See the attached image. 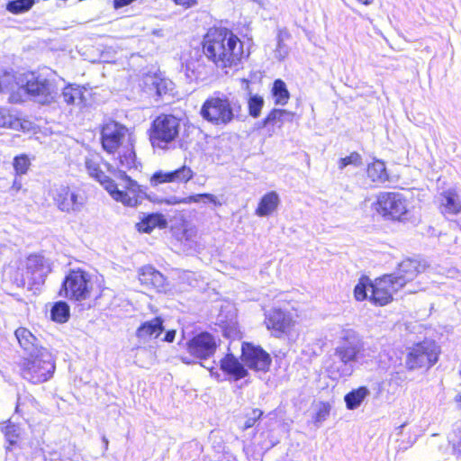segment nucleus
Wrapping results in <instances>:
<instances>
[{
    "label": "nucleus",
    "mask_w": 461,
    "mask_h": 461,
    "mask_svg": "<svg viewBox=\"0 0 461 461\" xmlns=\"http://www.w3.org/2000/svg\"><path fill=\"white\" fill-rule=\"evenodd\" d=\"M102 165L107 169L110 168V165L104 163L98 153L91 152L85 157V168L88 175L98 181L115 201L129 207H135L141 203L144 193L138 183L126 174L124 168H120L117 175L123 188L121 190L117 184L106 176Z\"/></svg>",
    "instance_id": "1"
},
{
    "label": "nucleus",
    "mask_w": 461,
    "mask_h": 461,
    "mask_svg": "<svg viewBox=\"0 0 461 461\" xmlns=\"http://www.w3.org/2000/svg\"><path fill=\"white\" fill-rule=\"evenodd\" d=\"M203 53L217 68H236L243 57V43L227 28H211L203 39Z\"/></svg>",
    "instance_id": "2"
},
{
    "label": "nucleus",
    "mask_w": 461,
    "mask_h": 461,
    "mask_svg": "<svg viewBox=\"0 0 461 461\" xmlns=\"http://www.w3.org/2000/svg\"><path fill=\"white\" fill-rule=\"evenodd\" d=\"M426 264L414 258L402 261L393 274L384 275L372 282L369 300L376 305L384 306L393 300L395 293L408 282L412 281L419 273L424 271Z\"/></svg>",
    "instance_id": "3"
},
{
    "label": "nucleus",
    "mask_w": 461,
    "mask_h": 461,
    "mask_svg": "<svg viewBox=\"0 0 461 461\" xmlns=\"http://www.w3.org/2000/svg\"><path fill=\"white\" fill-rule=\"evenodd\" d=\"M134 136L124 125L111 121L101 130L103 149L110 154L118 152L120 167L131 169L136 167V155L133 149Z\"/></svg>",
    "instance_id": "4"
},
{
    "label": "nucleus",
    "mask_w": 461,
    "mask_h": 461,
    "mask_svg": "<svg viewBox=\"0 0 461 461\" xmlns=\"http://www.w3.org/2000/svg\"><path fill=\"white\" fill-rule=\"evenodd\" d=\"M55 371V362L49 349L41 350L32 356L24 357L21 362V374L24 379L33 384L49 380Z\"/></svg>",
    "instance_id": "5"
},
{
    "label": "nucleus",
    "mask_w": 461,
    "mask_h": 461,
    "mask_svg": "<svg viewBox=\"0 0 461 461\" xmlns=\"http://www.w3.org/2000/svg\"><path fill=\"white\" fill-rule=\"evenodd\" d=\"M21 84V88L23 90V99L30 95L35 102L47 104L52 103L58 95V87L54 80L41 74L34 72L24 74Z\"/></svg>",
    "instance_id": "6"
},
{
    "label": "nucleus",
    "mask_w": 461,
    "mask_h": 461,
    "mask_svg": "<svg viewBox=\"0 0 461 461\" xmlns=\"http://www.w3.org/2000/svg\"><path fill=\"white\" fill-rule=\"evenodd\" d=\"M240 110V105L232 104L225 96H212L203 103L201 115L215 125L225 126L233 121Z\"/></svg>",
    "instance_id": "7"
},
{
    "label": "nucleus",
    "mask_w": 461,
    "mask_h": 461,
    "mask_svg": "<svg viewBox=\"0 0 461 461\" xmlns=\"http://www.w3.org/2000/svg\"><path fill=\"white\" fill-rule=\"evenodd\" d=\"M180 121L171 114L158 116L150 129V142L154 148L167 149L178 136Z\"/></svg>",
    "instance_id": "8"
},
{
    "label": "nucleus",
    "mask_w": 461,
    "mask_h": 461,
    "mask_svg": "<svg viewBox=\"0 0 461 461\" xmlns=\"http://www.w3.org/2000/svg\"><path fill=\"white\" fill-rule=\"evenodd\" d=\"M334 357L344 358L354 364L365 357V343L359 334L352 329L340 332L337 346L334 348Z\"/></svg>",
    "instance_id": "9"
},
{
    "label": "nucleus",
    "mask_w": 461,
    "mask_h": 461,
    "mask_svg": "<svg viewBox=\"0 0 461 461\" xmlns=\"http://www.w3.org/2000/svg\"><path fill=\"white\" fill-rule=\"evenodd\" d=\"M92 289L90 275L81 269L71 270L65 277L59 295L75 301H84Z\"/></svg>",
    "instance_id": "10"
},
{
    "label": "nucleus",
    "mask_w": 461,
    "mask_h": 461,
    "mask_svg": "<svg viewBox=\"0 0 461 461\" xmlns=\"http://www.w3.org/2000/svg\"><path fill=\"white\" fill-rule=\"evenodd\" d=\"M374 209L383 217L401 221L407 213V200L401 193L382 192L377 195Z\"/></svg>",
    "instance_id": "11"
},
{
    "label": "nucleus",
    "mask_w": 461,
    "mask_h": 461,
    "mask_svg": "<svg viewBox=\"0 0 461 461\" xmlns=\"http://www.w3.org/2000/svg\"><path fill=\"white\" fill-rule=\"evenodd\" d=\"M438 358V348L435 342L425 340L409 348L405 365L409 370L429 368Z\"/></svg>",
    "instance_id": "12"
},
{
    "label": "nucleus",
    "mask_w": 461,
    "mask_h": 461,
    "mask_svg": "<svg viewBox=\"0 0 461 461\" xmlns=\"http://www.w3.org/2000/svg\"><path fill=\"white\" fill-rule=\"evenodd\" d=\"M51 196L57 207L68 213L81 212L86 202L79 190L63 185L55 186L51 190Z\"/></svg>",
    "instance_id": "13"
},
{
    "label": "nucleus",
    "mask_w": 461,
    "mask_h": 461,
    "mask_svg": "<svg viewBox=\"0 0 461 461\" xmlns=\"http://www.w3.org/2000/svg\"><path fill=\"white\" fill-rule=\"evenodd\" d=\"M241 358L250 369L266 372L271 365V357L261 347L249 342L242 343Z\"/></svg>",
    "instance_id": "14"
},
{
    "label": "nucleus",
    "mask_w": 461,
    "mask_h": 461,
    "mask_svg": "<svg viewBox=\"0 0 461 461\" xmlns=\"http://www.w3.org/2000/svg\"><path fill=\"white\" fill-rule=\"evenodd\" d=\"M50 272V266L43 257L31 255L27 258L23 277L28 280L30 285L43 284Z\"/></svg>",
    "instance_id": "15"
},
{
    "label": "nucleus",
    "mask_w": 461,
    "mask_h": 461,
    "mask_svg": "<svg viewBox=\"0 0 461 461\" xmlns=\"http://www.w3.org/2000/svg\"><path fill=\"white\" fill-rule=\"evenodd\" d=\"M264 322L267 329L272 330V334L276 338L288 334L294 325L290 314L277 308L266 312Z\"/></svg>",
    "instance_id": "16"
},
{
    "label": "nucleus",
    "mask_w": 461,
    "mask_h": 461,
    "mask_svg": "<svg viewBox=\"0 0 461 461\" xmlns=\"http://www.w3.org/2000/svg\"><path fill=\"white\" fill-rule=\"evenodd\" d=\"M216 347L215 339L208 332H202L186 342L188 353L200 359H206L212 356Z\"/></svg>",
    "instance_id": "17"
},
{
    "label": "nucleus",
    "mask_w": 461,
    "mask_h": 461,
    "mask_svg": "<svg viewBox=\"0 0 461 461\" xmlns=\"http://www.w3.org/2000/svg\"><path fill=\"white\" fill-rule=\"evenodd\" d=\"M184 71L189 81L204 80L212 74L213 68L207 65L203 57H191L184 65Z\"/></svg>",
    "instance_id": "18"
},
{
    "label": "nucleus",
    "mask_w": 461,
    "mask_h": 461,
    "mask_svg": "<svg viewBox=\"0 0 461 461\" xmlns=\"http://www.w3.org/2000/svg\"><path fill=\"white\" fill-rule=\"evenodd\" d=\"M23 79V76L17 77L12 73L4 71L0 74V92L1 93H8L9 97L8 100L11 103H20L23 102V91L21 84V80Z\"/></svg>",
    "instance_id": "19"
},
{
    "label": "nucleus",
    "mask_w": 461,
    "mask_h": 461,
    "mask_svg": "<svg viewBox=\"0 0 461 461\" xmlns=\"http://www.w3.org/2000/svg\"><path fill=\"white\" fill-rule=\"evenodd\" d=\"M194 176L193 170L186 166H183L174 171L170 172H157L155 173L150 182L153 185H157L158 184L162 183H186Z\"/></svg>",
    "instance_id": "20"
},
{
    "label": "nucleus",
    "mask_w": 461,
    "mask_h": 461,
    "mask_svg": "<svg viewBox=\"0 0 461 461\" xmlns=\"http://www.w3.org/2000/svg\"><path fill=\"white\" fill-rule=\"evenodd\" d=\"M439 209L443 214L455 215L461 212V194L456 188H449L439 194Z\"/></svg>",
    "instance_id": "21"
},
{
    "label": "nucleus",
    "mask_w": 461,
    "mask_h": 461,
    "mask_svg": "<svg viewBox=\"0 0 461 461\" xmlns=\"http://www.w3.org/2000/svg\"><path fill=\"white\" fill-rule=\"evenodd\" d=\"M14 334L20 347L28 356H32L40 353L41 350L47 349L40 345L39 339L26 328H18Z\"/></svg>",
    "instance_id": "22"
},
{
    "label": "nucleus",
    "mask_w": 461,
    "mask_h": 461,
    "mask_svg": "<svg viewBox=\"0 0 461 461\" xmlns=\"http://www.w3.org/2000/svg\"><path fill=\"white\" fill-rule=\"evenodd\" d=\"M355 370V364L344 358L332 359L327 366V372L332 380H339L341 378L350 376Z\"/></svg>",
    "instance_id": "23"
},
{
    "label": "nucleus",
    "mask_w": 461,
    "mask_h": 461,
    "mask_svg": "<svg viewBox=\"0 0 461 461\" xmlns=\"http://www.w3.org/2000/svg\"><path fill=\"white\" fill-rule=\"evenodd\" d=\"M163 330V320L160 317H156L151 321L143 322L136 330V336L146 341L152 338H158Z\"/></svg>",
    "instance_id": "24"
},
{
    "label": "nucleus",
    "mask_w": 461,
    "mask_h": 461,
    "mask_svg": "<svg viewBox=\"0 0 461 461\" xmlns=\"http://www.w3.org/2000/svg\"><path fill=\"white\" fill-rule=\"evenodd\" d=\"M86 89L80 86L68 85L62 91V97L66 104L84 106L86 104Z\"/></svg>",
    "instance_id": "25"
},
{
    "label": "nucleus",
    "mask_w": 461,
    "mask_h": 461,
    "mask_svg": "<svg viewBox=\"0 0 461 461\" xmlns=\"http://www.w3.org/2000/svg\"><path fill=\"white\" fill-rule=\"evenodd\" d=\"M221 368L229 375H231L235 380L247 376L248 371L239 359L232 354H227L221 360Z\"/></svg>",
    "instance_id": "26"
},
{
    "label": "nucleus",
    "mask_w": 461,
    "mask_h": 461,
    "mask_svg": "<svg viewBox=\"0 0 461 461\" xmlns=\"http://www.w3.org/2000/svg\"><path fill=\"white\" fill-rule=\"evenodd\" d=\"M139 279L141 284L156 288L163 287L165 283L163 275L151 266L143 267L140 270Z\"/></svg>",
    "instance_id": "27"
},
{
    "label": "nucleus",
    "mask_w": 461,
    "mask_h": 461,
    "mask_svg": "<svg viewBox=\"0 0 461 461\" xmlns=\"http://www.w3.org/2000/svg\"><path fill=\"white\" fill-rule=\"evenodd\" d=\"M167 221L163 214L161 213H150L145 216L139 223L137 228L139 231L149 233L156 227L160 229L166 228Z\"/></svg>",
    "instance_id": "28"
},
{
    "label": "nucleus",
    "mask_w": 461,
    "mask_h": 461,
    "mask_svg": "<svg viewBox=\"0 0 461 461\" xmlns=\"http://www.w3.org/2000/svg\"><path fill=\"white\" fill-rule=\"evenodd\" d=\"M279 202V195L276 192L271 191L266 194L258 203L256 214L261 217L268 216L277 208Z\"/></svg>",
    "instance_id": "29"
},
{
    "label": "nucleus",
    "mask_w": 461,
    "mask_h": 461,
    "mask_svg": "<svg viewBox=\"0 0 461 461\" xmlns=\"http://www.w3.org/2000/svg\"><path fill=\"white\" fill-rule=\"evenodd\" d=\"M370 395V390L366 386H360L348 393L344 401L348 410L358 408L366 397Z\"/></svg>",
    "instance_id": "30"
},
{
    "label": "nucleus",
    "mask_w": 461,
    "mask_h": 461,
    "mask_svg": "<svg viewBox=\"0 0 461 461\" xmlns=\"http://www.w3.org/2000/svg\"><path fill=\"white\" fill-rule=\"evenodd\" d=\"M294 113L282 110V109H274L263 121V125L267 126L268 124H273L281 128L285 122H292L294 119Z\"/></svg>",
    "instance_id": "31"
},
{
    "label": "nucleus",
    "mask_w": 461,
    "mask_h": 461,
    "mask_svg": "<svg viewBox=\"0 0 461 461\" xmlns=\"http://www.w3.org/2000/svg\"><path fill=\"white\" fill-rule=\"evenodd\" d=\"M367 176L375 183H384L388 180L385 165L380 160H376L367 167Z\"/></svg>",
    "instance_id": "32"
},
{
    "label": "nucleus",
    "mask_w": 461,
    "mask_h": 461,
    "mask_svg": "<svg viewBox=\"0 0 461 461\" xmlns=\"http://www.w3.org/2000/svg\"><path fill=\"white\" fill-rule=\"evenodd\" d=\"M1 430L10 446L16 444L22 434L21 427L11 420L4 422Z\"/></svg>",
    "instance_id": "33"
},
{
    "label": "nucleus",
    "mask_w": 461,
    "mask_h": 461,
    "mask_svg": "<svg viewBox=\"0 0 461 461\" xmlns=\"http://www.w3.org/2000/svg\"><path fill=\"white\" fill-rule=\"evenodd\" d=\"M272 95L276 104L285 105L290 97L285 83L281 79L275 80L272 87Z\"/></svg>",
    "instance_id": "34"
},
{
    "label": "nucleus",
    "mask_w": 461,
    "mask_h": 461,
    "mask_svg": "<svg viewBox=\"0 0 461 461\" xmlns=\"http://www.w3.org/2000/svg\"><path fill=\"white\" fill-rule=\"evenodd\" d=\"M51 319L59 323H65L68 321L70 316V309L67 303H56L50 312Z\"/></svg>",
    "instance_id": "35"
},
{
    "label": "nucleus",
    "mask_w": 461,
    "mask_h": 461,
    "mask_svg": "<svg viewBox=\"0 0 461 461\" xmlns=\"http://www.w3.org/2000/svg\"><path fill=\"white\" fill-rule=\"evenodd\" d=\"M372 281L366 277L362 276L354 288V296L357 301H363L369 298L368 292L371 293Z\"/></svg>",
    "instance_id": "36"
},
{
    "label": "nucleus",
    "mask_w": 461,
    "mask_h": 461,
    "mask_svg": "<svg viewBox=\"0 0 461 461\" xmlns=\"http://www.w3.org/2000/svg\"><path fill=\"white\" fill-rule=\"evenodd\" d=\"M211 203L215 206H221L222 203L217 196L212 194H198L189 195L182 199V203Z\"/></svg>",
    "instance_id": "37"
},
{
    "label": "nucleus",
    "mask_w": 461,
    "mask_h": 461,
    "mask_svg": "<svg viewBox=\"0 0 461 461\" xmlns=\"http://www.w3.org/2000/svg\"><path fill=\"white\" fill-rule=\"evenodd\" d=\"M34 4V0H13L10 1L6 9L15 14H22L30 10Z\"/></svg>",
    "instance_id": "38"
},
{
    "label": "nucleus",
    "mask_w": 461,
    "mask_h": 461,
    "mask_svg": "<svg viewBox=\"0 0 461 461\" xmlns=\"http://www.w3.org/2000/svg\"><path fill=\"white\" fill-rule=\"evenodd\" d=\"M264 105V99L258 95H250L248 101L249 113L254 118L260 115L261 109Z\"/></svg>",
    "instance_id": "39"
},
{
    "label": "nucleus",
    "mask_w": 461,
    "mask_h": 461,
    "mask_svg": "<svg viewBox=\"0 0 461 461\" xmlns=\"http://www.w3.org/2000/svg\"><path fill=\"white\" fill-rule=\"evenodd\" d=\"M362 165V158L357 152H352L350 155L341 158L338 162V167L340 170L348 166L360 167Z\"/></svg>",
    "instance_id": "40"
},
{
    "label": "nucleus",
    "mask_w": 461,
    "mask_h": 461,
    "mask_svg": "<svg viewBox=\"0 0 461 461\" xmlns=\"http://www.w3.org/2000/svg\"><path fill=\"white\" fill-rule=\"evenodd\" d=\"M30 165V160L26 155L17 156L14 159V167L17 175L25 174Z\"/></svg>",
    "instance_id": "41"
},
{
    "label": "nucleus",
    "mask_w": 461,
    "mask_h": 461,
    "mask_svg": "<svg viewBox=\"0 0 461 461\" xmlns=\"http://www.w3.org/2000/svg\"><path fill=\"white\" fill-rule=\"evenodd\" d=\"M15 121L8 109L0 107V127H14Z\"/></svg>",
    "instance_id": "42"
},
{
    "label": "nucleus",
    "mask_w": 461,
    "mask_h": 461,
    "mask_svg": "<svg viewBox=\"0 0 461 461\" xmlns=\"http://www.w3.org/2000/svg\"><path fill=\"white\" fill-rule=\"evenodd\" d=\"M330 406L328 403L321 402L318 406V410L315 415V422L321 423L324 421L330 415Z\"/></svg>",
    "instance_id": "43"
},
{
    "label": "nucleus",
    "mask_w": 461,
    "mask_h": 461,
    "mask_svg": "<svg viewBox=\"0 0 461 461\" xmlns=\"http://www.w3.org/2000/svg\"><path fill=\"white\" fill-rule=\"evenodd\" d=\"M262 414H263V412L260 410L254 409L251 411V414L247 418V420L244 423V426H243V429H248L253 427L255 425L256 421L258 419H260Z\"/></svg>",
    "instance_id": "44"
},
{
    "label": "nucleus",
    "mask_w": 461,
    "mask_h": 461,
    "mask_svg": "<svg viewBox=\"0 0 461 461\" xmlns=\"http://www.w3.org/2000/svg\"><path fill=\"white\" fill-rule=\"evenodd\" d=\"M154 84L156 85L158 95L161 96L167 93L168 86L172 85V82L160 80L159 82Z\"/></svg>",
    "instance_id": "45"
},
{
    "label": "nucleus",
    "mask_w": 461,
    "mask_h": 461,
    "mask_svg": "<svg viewBox=\"0 0 461 461\" xmlns=\"http://www.w3.org/2000/svg\"><path fill=\"white\" fill-rule=\"evenodd\" d=\"M174 2L178 5L191 7L196 4L197 0H174Z\"/></svg>",
    "instance_id": "46"
},
{
    "label": "nucleus",
    "mask_w": 461,
    "mask_h": 461,
    "mask_svg": "<svg viewBox=\"0 0 461 461\" xmlns=\"http://www.w3.org/2000/svg\"><path fill=\"white\" fill-rule=\"evenodd\" d=\"M134 0H114L113 5L116 9L130 5Z\"/></svg>",
    "instance_id": "47"
},
{
    "label": "nucleus",
    "mask_w": 461,
    "mask_h": 461,
    "mask_svg": "<svg viewBox=\"0 0 461 461\" xmlns=\"http://www.w3.org/2000/svg\"><path fill=\"white\" fill-rule=\"evenodd\" d=\"M175 337H176V330H170L167 331L164 340L167 342H173L175 339Z\"/></svg>",
    "instance_id": "48"
},
{
    "label": "nucleus",
    "mask_w": 461,
    "mask_h": 461,
    "mask_svg": "<svg viewBox=\"0 0 461 461\" xmlns=\"http://www.w3.org/2000/svg\"><path fill=\"white\" fill-rule=\"evenodd\" d=\"M22 181L18 177H16L13 183L12 188L13 190L18 192L22 189Z\"/></svg>",
    "instance_id": "49"
},
{
    "label": "nucleus",
    "mask_w": 461,
    "mask_h": 461,
    "mask_svg": "<svg viewBox=\"0 0 461 461\" xmlns=\"http://www.w3.org/2000/svg\"><path fill=\"white\" fill-rule=\"evenodd\" d=\"M165 203L167 204L182 203V199H177L176 197L173 196L169 199L165 200Z\"/></svg>",
    "instance_id": "50"
},
{
    "label": "nucleus",
    "mask_w": 461,
    "mask_h": 461,
    "mask_svg": "<svg viewBox=\"0 0 461 461\" xmlns=\"http://www.w3.org/2000/svg\"><path fill=\"white\" fill-rule=\"evenodd\" d=\"M182 361L186 364L193 363V360L189 359L188 357H181Z\"/></svg>",
    "instance_id": "51"
},
{
    "label": "nucleus",
    "mask_w": 461,
    "mask_h": 461,
    "mask_svg": "<svg viewBox=\"0 0 461 461\" xmlns=\"http://www.w3.org/2000/svg\"><path fill=\"white\" fill-rule=\"evenodd\" d=\"M103 442L104 444V448L107 449L108 448L109 441H108V439L105 437H103Z\"/></svg>",
    "instance_id": "52"
},
{
    "label": "nucleus",
    "mask_w": 461,
    "mask_h": 461,
    "mask_svg": "<svg viewBox=\"0 0 461 461\" xmlns=\"http://www.w3.org/2000/svg\"><path fill=\"white\" fill-rule=\"evenodd\" d=\"M358 1L366 5H368L372 4V2H373V0H358Z\"/></svg>",
    "instance_id": "53"
},
{
    "label": "nucleus",
    "mask_w": 461,
    "mask_h": 461,
    "mask_svg": "<svg viewBox=\"0 0 461 461\" xmlns=\"http://www.w3.org/2000/svg\"><path fill=\"white\" fill-rule=\"evenodd\" d=\"M456 402L459 403V405L461 406V394L459 395H456Z\"/></svg>",
    "instance_id": "54"
}]
</instances>
